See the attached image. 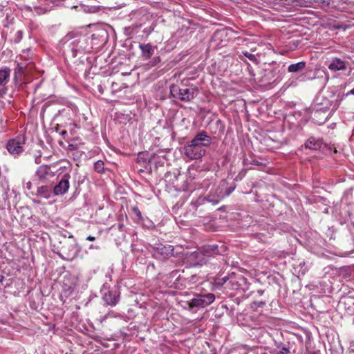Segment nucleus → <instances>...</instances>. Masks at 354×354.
<instances>
[{
  "mask_svg": "<svg viewBox=\"0 0 354 354\" xmlns=\"http://www.w3.org/2000/svg\"><path fill=\"white\" fill-rule=\"evenodd\" d=\"M39 157H40V156L37 157V158H35V162H36V163H39L38 160H39Z\"/></svg>",
  "mask_w": 354,
  "mask_h": 354,
  "instance_id": "nucleus-38",
  "label": "nucleus"
},
{
  "mask_svg": "<svg viewBox=\"0 0 354 354\" xmlns=\"http://www.w3.org/2000/svg\"><path fill=\"white\" fill-rule=\"evenodd\" d=\"M234 186L229 187L227 181L222 180L216 189L214 194L208 195L207 200L214 205L218 204L221 199L229 196L234 191Z\"/></svg>",
  "mask_w": 354,
  "mask_h": 354,
  "instance_id": "nucleus-4",
  "label": "nucleus"
},
{
  "mask_svg": "<svg viewBox=\"0 0 354 354\" xmlns=\"http://www.w3.org/2000/svg\"><path fill=\"white\" fill-rule=\"evenodd\" d=\"M227 288L233 290H242L245 292L249 288V283L247 279L242 277L231 276L230 281L227 283Z\"/></svg>",
  "mask_w": 354,
  "mask_h": 354,
  "instance_id": "nucleus-7",
  "label": "nucleus"
},
{
  "mask_svg": "<svg viewBox=\"0 0 354 354\" xmlns=\"http://www.w3.org/2000/svg\"><path fill=\"white\" fill-rule=\"evenodd\" d=\"M328 68L333 72L345 70L346 68V62L339 58H334L329 64Z\"/></svg>",
  "mask_w": 354,
  "mask_h": 354,
  "instance_id": "nucleus-18",
  "label": "nucleus"
},
{
  "mask_svg": "<svg viewBox=\"0 0 354 354\" xmlns=\"http://www.w3.org/2000/svg\"><path fill=\"white\" fill-rule=\"evenodd\" d=\"M30 49H27L26 50H24L22 54L21 55V57L24 59H28L27 57L29 56Z\"/></svg>",
  "mask_w": 354,
  "mask_h": 354,
  "instance_id": "nucleus-30",
  "label": "nucleus"
},
{
  "mask_svg": "<svg viewBox=\"0 0 354 354\" xmlns=\"http://www.w3.org/2000/svg\"><path fill=\"white\" fill-rule=\"evenodd\" d=\"M214 300L215 295L213 293L198 294L187 301V305L190 308H205L212 304Z\"/></svg>",
  "mask_w": 354,
  "mask_h": 354,
  "instance_id": "nucleus-5",
  "label": "nucleus"
},
{
  "mask_svg": "<svg viewBox=\"0 0 354 354\" xmlns=\"http://www.w3.org/2000/svg\"><path fill=\"white\" fill-rule=\"evenodd\" d=\"M37 196L46 199L50 198L52 196L51 187L47 185H42L37 187Z\"/></svg>",
  "mask_w": 354,
  "mask_h": 354,
  "instance_id": "nucleus-20",
  "label": "nucleus"
},
{
  "mask_svg": "<svg viewBox=\"0 0 354 354\" xmlns=\"http://www.w3.org/2000/svg\"><path fill=\"white\" fill-rule=\"evenodd\" d=\"M225 32V30H218L215 32V36H223Z\"/></svg>",
  "mask_w": 354,
  "mask_h": 354,
  "instance_id": "nucleus-32",
  "label": "nucleus"
},
{
  "mask_svg": "<svg viewBox=\"0 0 354 354\" xmlns=\"http://www.w3.org/2000/svg\"><path fill=\"white\" fill-rule=\"evenodd\" d=\"M120 298V292L116 290H109L103 295V299L107 305L115 306Z\"/></svg>",
  "mask_w": 354,
  "mask_h": 354,
  "instance_id": "nucleus-13",
  "label": "nucleus"
},
{
  "mask_svg": "<svg viewBox=\"0 0 354 354\" xmlns=\"http://www.w3.org/2000/svg\"><path fill=\"white\" fill-rule=\"evenodd\" d=\"M243 164L248 169H254L266 165V161L261 156H243Z\"/></svg>",
  "mask_w": 354,
  "mask_h": 354,
  "instance_id": "nucleus-9",
  "label": "nucleus"
},
{
  "mask_svg": "<svg viewBox=\"0 0 354 354\" xmlns=\"http://www.w3.org/2000/svg\"><path fill=\"white\" fill-rule=\"evenodd\" d=\"M322 146V140L315 137H310L306 141L304 144V147L310 151L319 150Z\"/></svg>",
  "mask_w": 354,
  "mask_h": 354,
  "instance_id": "nucleus-17",
  "label": "nucleus"
},
{
  "mask_svg": "<svg viewBox=\"0 0 354 354\" xmlns=\"http://www.w3.org/2000/svg\"><path fill=\"white\" fill-rule=\"evenodd\" d=\"M141 154H142V152H139V153H138V155H141Z\"/></svg>",
  "mask_w": 354,
  "mask_h": 354,
  "instance_id": "nucleus-41",
  "label": "nucleus"
},
{
  "mask_svg": "<svg viewBox=\"0 0 354 354\" xmlns=\"http://www.w3.org/2000/svg\"><path fill=\"white\" fill-rule=\"evenodd\" d=\"M208 198V196L207 197H202V196H200L198 197L196 200H193L191 201L190 203V205L195 209H197V208L200 206V205H202L205 201H209L207 200Z\"/></svg>",
  "mask_w": 354,
  "mask_h": 354,
  "instance_id": "nucleus-24",
  "label": "nucleus"
},
{
  "mask_svg": "<svg viewBox=\"0 0 354 354\" xmlns=\"http://www.w3.org/2000/svg\"><path fill=\"white\" fill-rule=\"evenodd\" d=\"M81 250V248L78 245L76 240L73 235L68 236L66 241L61 248L60 257L66 261H73L77 257Z\"/></svg>",
  "mask_w": 354,
  "mask_h": 354,
  "instance_id": "nucleus-3",
  "label": "nucleus"
},
{
  "mask_svg": "<svg viewBox=\"0 0 354 354\" xmlns=\"http://www.w3.org/2000/svg\"><path fill=\"white\" fill-rule=\"evenodd\" d=\"M230 279H231V276L230 277H224L223 278L218 279L215 281V286L216 287H221V286L225 285V288H227V283H228V281H230Z\"/></svg>",
  "mask_w": 354,
  "mask_h": 354,
  "instance_id": "nucleus-25",
  "label": "nucleus"
},
{
  "mask_svg": "<svg viewBox=\"0 0 354 354\" xmlns=\"http://www.w3.org/2000/svg\"><path fill=\"white\" fill-rule=\"evenodd\" d=\"M242 54L246 57L247 58L249 59V60H250L251 62H254V63H257V59L256 57V56L252 53H248V51H243L242 52Z\"/></svg>",
  "mask_w": 354,
  "mask_h": 354,
  "instance_id": "nucleus-28",
  "label": "nucleus"
},
{
  "mask_svg": "<svg viewBox=\"0 0 354 354\" xmlns=\"http://www.w3.org/2000/svg\"><path fill=\"white\" fill-rule=\"evenodd\" d=\"M170 93L174 97L181 101L191 102L198 94V89L193 85L186 87L183 84H173L170 86Z\"/></svg>",
  "mask_w": 354,
  "mask_h": 354,
  "instance_id": "nucleus-2",
  "label": "nucleus"
},
{
  "mask_svg": "<svg viewBox=\"0 0 354 354\" xmlns=\"http://www.w3.org/2000/svg\"><path fill=\"white\" fill-rule=\"evenodd\" d=\"M18 66L20 70L23 68V66L21 64H18Z\"/></svg>",
  "mask_w": 354,
  "mask_h": 354,
  "instance_id": "nucleus-39",
  "label": "nucleus"
},
{
  "mask_svg": "<svg viewBox=\"0 0 354 354\" xmlns=\"http://www.w3.org/2000/svg\"><path fill=\"white\" fill-rule=\"evenodd\" d=\"M350 94H351V95H354V88H353V89H351L350 91H348V92L346 94V96H348V95H350Z\"/></svg>",
  "mask_w": 354,
  "mask_h": 354,
  "instance_id": "nucleus-35",
  "label": "nucleus"
},
{
  "mask_svg": "<svg viewBox=\"0 0 354 354\" xmlns=\"http://www.w3.org/2000/svg\"><path fill=\"white\" fill-rule=\"evenodd\" d=\"M157 255L160 258L167 259L173 255L174 248L171 245H162V243H156L153 247Z\"/></svg>",
  "mask_w": 354,
  "mask_h": 354,
  "instance_id": "nucleus-12",
  "label": "nucleus"
},
{
  "mask_svg": "<svg viewBox=\"0 0 354 354\" xmlns=\"http://www.w3.org/2000/svg\"><path fill=\"white\" fill-rule=\"evenodd\" d=\"M131 211L132 212L136 215V216L138 217V218L139 220H142L143 219V217H142V213L140 211L139 208L138 206H133L131 207Z\"/></svg>",
  "mask_w": 354,
  "mask_h": 354,
  "instance_id": "nucleus-29",
  "label": "nucleus"
},
{
  "mask_svg": "<svg viewBox=\"0 0 354 354\" xmlns=\"http://www.w3.org/2000/svg\"><path fill=\"white\" fill-rule=\"evenodd\" d=\"M305 66L306 63L304 62L292 64L288 66V71L290 73H297L302 71L305 68Z\"/></svg>",
  "mask_w": 354,
  "mask_h": 354,
  "instance_id": "nucleus-23",
  "label": "nucleus"
},
{
  "mask_svg": "<svg viewBox=\"0 0 354 354\" xmlns=\"http://www.w3.org/2000/svg\"><path fill=\"white\" fill-rule=\"evenodd\" d=\"M257 292L260 295H262L263 293V290H259L257 291Z\"/></svg>",
  "mask_w": 354,
  "mask_h": 354,
  "instance_id": "nucleus-37",
  "label": "nucleus"
},
{
  "mask_svg": "<svg viewBox=\"0 0 354 354\" xmlns=\"http://www.w3.org/2000/svg\"><path fill=\"white\" fill-rule=\"evenodd\" d=\"M26 148V138L24 135H19L10 139L6 144V149L11 154H19L23 153Z\"/></svg>",
  "mask_w": 354,
  "mask_h": 354,
  "instance_id": "nucleus-6",
  "label": "nucleus"
},
{
  "mask_svg": "<svg viewBox=\"0 0 354 354\" xmlns=\"http://www.w3.org/2000/svg\"><path fill=\"white\" fill-rule=\"evenodd\" d=\"M71 176L68 174H65L59 183L53 188V194L55 196H60L66 194L69 188Z\"/></svg>",
  "mask_w": 354,
  "mask_h": 354,
  "instance_id": "nucleus-10",
  "label": "nucleus"
},
{
  "mask_svg": "<svg viewBox=\"0 0 354 354\" xmlns=\"http://www.w3.org/2000/svg\"><path fill=\"white\" fill-rule=\"evenodd\" d=\"M8 185H0V207H3L8 203Z\"/></svg>",
  "mask_w": 354,
  "mask_h": 354,
  "instance_id": "nucleus-19",
  "label": "nucleus"
},
{
  "mask_svg": "<svg viewBox=\"0 0 354 354\" xmlns=\"http://www.w3.org/2000/svg\"><path fill=\"white\" fill-rule=\"evenodd\" d=\"M94 169L98 173L103 171L104 162L101 161V160H98V161L95 162V165H94Z\"/></svg>",
  "mask_w": 354,
  "mask_h": 354,
  "instance_id": "nucleus-26",
  "label": "nucleus"
},
{
  "mask_svg": "<svg viewBox=\"0 0 354 354\" xmlns=\"http://www.w3.org/2000/svg\"><path fill=\"white\" fill-rule=\"evenodd\" d=\"M99 248H99L98 246H95V245H91L89 246V249H97V250H98Z\"/></svg>",
  "mask_w": 354,
  "mask_h": 354,
  "instance_id": "nucleus-36",
  "label": "nucleus"
},
{
  "mask_svg": "<svg viewBox=\"0 0 354 354\" xmlns=\"http://www.w3.org/2000/svg\"><path fill=\"white\" fill-rule=\"evenodd\" d=\"M16 35H17V38L19 39V40H21L23 37V32L21 30H18L16 32Z\"/></svg>",
  "mask_w": 354,
  "mask_h": 354,
  "instance_id": "nucleus-33",
  "label": "nucleus"
},
{
  "mask_svg": "<svg viewBox=\"0 0 354 354\" xmlns=\"http://www.w3.org/2000/svg\"><path fill=\"white\" fill-rule=\"evenodd\" d=\"M86 240L90 241H93L95 240V238L91 235H89L86 237Z\"/></svg>",
  "mask_w": 354,
  "mask_h": 354,
  "instance_id": "nucleus-34",
  "label": "nucleus"
},
{
  "mask_svg": "<svg viewBox=\"0 0 354 354\" xmlns=\"http://www.w3.org/2000/svg\"><path fill=\"white\" fill-rule=\"evenodd\" d=\"M266 305V301H254L251 304V308L254 310H257L258 308H263Z\"/></svg>",
  "mask_w": 354,
  "mask_h": 354,
  "instance_id": "nucleus-27",
  "label": "nucleus"
},
{
  "mask_svg": "<svg viewBox=\"0 0 354 354\" xmlns=\"http://www.w3.org/2000/svg\"><path fill=\"white\" fill-rule=\"evenodd\" d=\"M10 70L8 68L0 69V96H3L8 91V84L10 81Z\"/></svg>",
  "mask_w": 354,
  "mask_h": 354,
  "instance_id": "nucleus-11",
  "label": "nucleus"
},
{
  "mask_svg": "<svg viewBox=\"0 0 354 354\" xmlns=\"http://www.w3.org/2000/svg\"><path fill=\"white\" fill-rule=\"evenodd\" d=\"M212 142V138L208 136L205 131H201L197 133L192 139L185 149L186 154L193 153L194 155H205L206 150L203 147L210 146Z\"/></svg>",
  "mask_w": 354,
  "mask_h": 354,
  "instance_id": "nucleus-1",
  "label": "nucleus"
},
{
  "mask_svg": "<svg viewBox=\"0 0 354 354\" xmlns=\"http://www.w3.org/2000/svg\"><path fill=\"white\" fill-rule=\"evenodd\" d=\"M196 156H192V159H194L193 158H196Z\"/></svg>",
  "mask_w": 354,
  "mask_h": 354,
  "instance_id": "nucleus-40",
  "label": "nucleus"
},
{
  "mask_svg": "<svg viewBox=\"0 0 354 354\" xmlns=\"http://www.w3.org/2000/svg\"><path fill=\"white\" fill-rule=\"evenodd\" d=\"M319 151L325 155H331L332 153H339L337 148L334 145H330L323 142L322 146Z\"/></svg>",
  "mask_w": 354,
  "mask_h": 354,
  "instance_id": "nucleus-22",
  "label": "nucleus"
},
{
  "mask_svg": "<svg viewBox=\"0 0 354 354\" xmlns=\"http://www.w3.org/2000/svg\"><path fill=\"white\" fill-rule=\"evenodd\" d=\"M271 354H290V348L288 345L285 344H277L275 347L272 348L270 352Z\"/></svg>",
  "mask_w": 354,
  "mask_h": 354,
  "instance_id": "nucleus-21",
  "label": "nucleus"
},
{
  "mask_svg": "<svg viewBox=\"0 0 354 354\" xmlns=\"http://www.w3.org/2000/svg\"><path fill=\"white\" fill-rule=\"evenodd\" d=\"M30 9L34 10L39 15L44 14L51 10L53 8L50 0H36L32 3V6H28Z\"/></svg>",
  "mask_w": 354,
  "mask_h": 354,
  "instance_id": "nucleus-8",
  "label": "nucleus"
},
{
  "mask_svg": "<svg viewBox=\"0 0 354 354\" xmlns=\"http://www.w3.org/2000/svg\"><path fill=\"white\" fill-rule=\"evenodd\" d=\"M223 252H224V247L221 245L219 248L217 245H205L203 248V253L204 255L207 257L214 256L215 254H220Z\"/></svg>",
  "mask_w": 354,
  "mask_h": 354,
  "instance_id": "nucleus-16",
  "label": "nucleus"
},
{
  "mask_svg": "<svg viewBox=\"0 0 354 354\" xmlns=\"http://www.w3.org/2000/svg\"><path fill=\"white\" fill-rule=\"evenodd\" d=\"M36 175L38 177L39 180L41 181H44L45 180L48 179L50 177H53L54 176V173L50 171V167L46 165H44L40 166L37 171Z\"/></svg>",
  "mask_w": 354,
  "mask_h": 354,
  "instance_id": "nucleus-14",
  "label": "nucleus"
},
{
  "mask_svg": "<svg viewBox=\"0 0 354 354\" xmlns=\"http://www.w3.org/2000/svg\"><path fill=\"white\" fill-rule=\"evenodd\" d=\"M24 187L26 188L27 189L30 190L32 187V183L30 181H28L26 183H24Z\"/></svg>",
  "mask_w": 354,
  "mask_h": 354,
  "instance_id": "nucleus-31",
  "label": "nucleus"
},
{
  "mask_svg": "<svg viewBox=\"0 0 354 354\" xmlns=\"http://www.w3.org/2000/svg\"><path fill=\"white\" fill-rule=\"evenodd\" d=\"M139 48L142 52V57L145 60L150 59L154 54L155 50L157 49L156 46H153L149 43L146 44H140Z\"/></svg>",
  "mask_w": 354,
  "mask_h": 354,
  "instance_id": "nucleus-15",
  "label": "nucleus"
}]
</instances>
